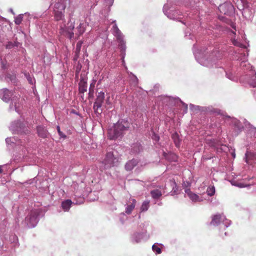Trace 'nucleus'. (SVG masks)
<instances>
[{"instance_id": "nucleus-29", "label": "nucleus", "mask_w": 256, "mask_h": 256, "mask_svg": "<svg viewBox=\"0 0 256 256\" xmlns=\"http://www.w3.org/2000/svg\"><path fill=\"white\" fill-rule=\"evenodd\" d=\"M56 129H57V130H58L59 136L63 138H66V136L65 134H64L62 132L60 131V126H58L56 127Z\"/></svg>"}, {"instance_id": "nucleus-3", "label": "nucleus", "mask_w": 256, "mask_h": 256, "mask_svg": "<svg viewBox=\"0 0 256 256\" xmlns=\"http://www.w3.org/2000/svg\"><path fill=\"white\" fill-rule=\"evenodd\" d=\"M40 213V212L38 210H31L22 222L24 226L28 228L35 227L39 220Z\"/></svg>"}, {"instance_id": "nucleus-11", "label": "nucleus", "mask_w": 256, "mask_h": 256, "mask_svg": "<svg viewBox=\"0 0 256 256\" xmlns=\"http://www.w3.org/2000/svg\"><path fill=\"white\" fill-rule=\"evenodd\" d=\"M80 93L84 94L87 90V82L84 78H81L79 82Z\"/></svg>"}, {"instance_id": "nucleus-31", "label": "nucleus", "mask_w": 256, "mask_h": 256, "mask_svg": "<svg viewBox=\"0 0 256 256\" xmlns=\"http://www.w3.org/2000/svg\"><path fill=\"white\" fill-rule=\"evenodd\" d=\"M11 240H12V242L17 243L18 238V237L16 235L12 236L10 238Z\"/></svg>"}, {"instance_id": "nucleus-13", "label": "nucleus", "mask_w": 256, "mask_h": 256, "mask_svg": "<svg viewBox=\"0 0 256 256\" xmlns=\"http://www.w3.org/2000/svg\"><path fill=\"white\" fill-rule=\"evenodd\" d=\"M131 201L132 202H130V204H128L126 208L125 213L128 214L132 213L136 206V200L134 199H132Z\"/></svg>"}, {"instance_id": "nucleus-23", "label": "nucleus", "mask_w": 256, "mask_h": 256, "mask_svg": "<svg viewBox=\"0 0 256 256\" xmlns=\"http://www.w3.org/2000/svg\"><path fill=\"white\" fill-rule=\"evenodd\" d=\"M149 208V202L144 201L142 204V205L140 208V210L142 212L146 211L148 210Z\"/></svg>"}, {"instance_id": "nucleus-21", "label": "nucleus", "mask_w": 256, "mask_h": 256, "mask_svg": "<svg viewBox=\"0 0 256 256\" xmlns=\"http://www.w3.org/2000/svg\"><path fill=\"white\" fill-rule=\"evenodd\" d=\"M230 182L232 186H234L240 188H244L248 186L243 183L239 182L234 180H230Z\"/></svg>"}, {"instance_id": "nucleus-6", "label": "nucleus", "mask_w": 256, "mask_h": 256, "mask_svg": "<svg viewBox=\"0 0 256 256\" xmlns=\"http://www.w3.org/2000/svg\"><path fill=\"white\" fill-rule=\"evenodd\" d=\"M104 93L102 92H98L96 101L94 104V109L96 112H102V110L100 109V108L104 102Z\"/></svg>"}, {"instance_id": "nucleus-19", "label": "nucleus", "mask_w": 256, "mask_h": 256, "mask_svg": "<svg viewBox=\"0 0 256 256\" xmlns=\"http://www.w3.org/2000/svg\"><path fill=\"white\" fill-rule=\"evenodd\" d=\"M66 6L63 3L60 2H56L54 5V11H55V10H58L60 11L64 10Z\"/></svg>"}, {"instance_id": "nucleus-39", "label": "nucleus", "mask_w": 256, "mask_h": 256, "mask_svg": "<svg viewBox=\"0 0 256 256\" xmlns=\"http://www.w3.org/2000/svg\"><path fill=\"white\" fill-rule=\"evenodd\" d=\"M224 234H225L226 236V235H227L226 232H225V233H224Z\"/></svg>"}, {"instance_id": "nucleus-30", "label": "nucleus", "mask_w": 256, "mask_h": 256, "mask_svg": "<svg viewBox=\"0 0 256 256\" xmlns=\"http://www.w3.org/2000/svg\"><path fill=\"white\" fill-rule=\"evenodd\" d=\"M14 46V44L11 42H8L6 46V48L10 49Z\"/></svg>"}, {"instance_id": "nucleus-33", "label": "nucleus", "mask_w": 256, "mask_h": 256, "mask_svg": "<svg viewBox=\"0 0 256 256\" xmlns=\"http://www.w3.org/2000/svg\"><path fill=\"white\" fill-rule=\"evenodd\" d=\"M80 44H79L78 43L77 45H76V50L78 51H80Z\"/></svg>"}, {"instance_id": "nucleus-7", "label": "nucleus", "mask_w": 256, "mask_h": 256, "mask_svg": "<svg viewBox=\"0 0 256 256\" xmlns=\"http://www.w3.org/2000/svg\"><path fill=\"white\" fill-rule=\"evenodd\" d=\"M13 95V92L7 88H3L0 90V97L6 102H8Z\"/></svg>"}, {"instance_id": "nucleus-15", "label": "nucleus", "mask_w": 256, "mask_h": 256, "mask_svg": "<svg viewBox=\"0 0 256 256\" xmlns=\"http://www.w3.org/2000/svg\"><path fill=\"white\" fill-rule=\"evenodd\" d=\"M54 19L56 20L59 21L60 20H64V15L62 11L55 10V11H54Z\"/></svg>"}, {"instance_id": "nucleus-9", "label": "nucleus", "mask_w": 256, "mask_h": 256, "mask_svg": "<svg viewBox=\"0 0 256 256\" xmlns=\"http://www.w3.org/2000/svg\"><path fill=\"white\" fill-rule=\"evenodd\" d=\"M144 234L142 232H135L131 236V241L133 243H138L142 239Z\"/></svg>"}, {"instance_id": "nucleus-1", "label": "nucleus", "mask_w": 256, "mask_h": 256, "mask_svg": "<svg viewBox=\"0 0 256 256\" xmlns=\"http://www.w3.org/2000/svg\"><path fill=\"white\" fill-rule=\"evenodd\" d=\"M76 22L77 24H78V26L76 27V29L74 30L75 34L78 36L82 35L84 32L85 28L83 26L82 22L79 20H75L74 24L72 22H68L67 24V26H60V29L59 30L60 33L62 35H64L68 38L71 39L74 36V32H72V30L74 29V24Z\"/></svg>"}, {"instance_id": "nucleus-18", "label": "nucleus", "mask_w": 256, "mask_h": 256, "mask_svg": "<svg viewBox=\"0 0 256 256\" xmlns=\"http://www.w3.org/2000/svg\"><path fill=\"white\" fill-rule=\"evenodd\" d=\"M150 194L152 197L154 199H158L162 195V192L158 189L152 190Z\"/></svg>"}, {"instance_id": "nucleus-37", "label": "nucleus", "mask_w": 256, "mask_h": 256, "mask_svg": "<svg viewBox=\"0 0 256 256\" xmlns=\"http://www.w3.org/2000/svg\"><path fill=\"white\" fill-rule=\"evenodd\" d=\"M106 103L107 104H109L108 98L106 100Z\"/></svg>"}, {"instance_id": "nucleus-26", "label": "nucleus", "mask_w": 256, "mask_h": 256, "mask_svg": "<svg viewBox=\"0 0 256 256\" xmlns=\"http://www.w3.org/2000/svg\"><path fill=\"white\" fill-rule=\"evenodd\" d=\"M94 85H95V82H94L90 84V86L89 88V92H88V94H89L90 96H92V97L94 96Z\"/></svg>"}, {"instance_id": "nucleus-25", "label": "nucleus", "mask_w": 256, "mask_h": 256, "mask_svg": "<svg viewBox=\"0 0 256 256\" xmlns=\"http://www.w3.org/2000/svg\"><path fill=\"white\" fill-rule=\"evenodd\" d=\"M232 6L231 4H224L220 6L219 8L221 12H223L224 14H226V12L224 10V8H232Z\"/></svg>"}, {"instance_id": "nucleus-35", "label": "nucleus", "mask_w": 256, "mask_h": 256, "mask_svg": "<svg viewBox=\"0 0 256 256\" xmlns=\"http://www.w3.org/2000/svg\"><path fill=\"white\" fill-rule=\"evenodd\" d=\"M248 154H249V152H247L246 153V159L248 158Z\"/></svg>"}, {"instance_id": "nucleus-32", "label": "nucleus", "mask_w": 256, "mask_h": 256, "mask_svg": "<svg viewBox=\"0 0 256 256\" xmlns=\"http://www.w3.org/2000/svg\"><path fill=\"white\" fill-rule=\"evenodd\" d=\"M80 202L76 201V204H82L84 202V198H80Z\"/></svg>"}, {"instance_id": "nucleus-20", "label": "nucleus", "mask_w": 256, "mask_h": 256, "mask_svg": "<svg viewBox=\"0 0 256 256\" xmlns=\"http://www.w3.org/2000/svg\"><path fill=\"white\" fill-rule=\"evenodd\" d=\"M172 138L175 144L176 147H179L180 146V140L179 138L178 134L177 133H174L172 134Z\"/></svg>"}, {"instance_id": "nucleus-14", "label": "nucleus", "mask_w": 256, "mask_h": 256, "mask_svg": "<svg viewBox=\"0 0 256 256\" xmlns=\"http://www.w3.org/2000/svg\"><path fill=\"white\" fill-rule=\"evenodd\" d=\"M37 132L38 136L42 138H47L48 135L47 130L42 126L37 127Z\"/></svg>"}, {"instance_id": "nucleus-8", "label": "nucleus", "mask_w": 256, "mask_h": 256, "mask_svg": "<svg viewBox=\"0 0 256 256\" xmlns=\"http://www.w3.org/2000/svg\"><path fill=\"white\" fill-rule=\"evenodd\" d=\"M185 192L188 198L194 202H201L202 200V198L198 194L193 193L189 188L186 189Z\"/></svg>"}, {"instance_id": "nucleus-12", "label": "nucleus", "mask_w": 256, "mask_h": 256, "mask_svg": "<svg viewBox=\"0 0 256 256\" xmlns=\"http://www.w3.org/2000/svg\"><path fill=\"white\" fill-rule=\"evenodd\" d=\"M11 128H12V130L15 131L18 134L22 133V132H24V130H23L24 129L23 124H22L21 122H18L16 124H14L11 126Z\"/></svg>"}, {"instance_id": "nucleus-5", "label": "nucleus", "mask_w": 256, "mask_h": 256, "mask_svg": "<svg viewBox=\"0 0 256 256\" xmlns=\"http://www.w3.org/2000/svg\"><path fill=\"white\" fill-rule=\"evenodd\" d=\"M222 223L224 226V229L229 226L231 224V221L228 220L224 214H216L212 217L210 224L217 226Z\"/></svg>"}, {"instance_id": "nucleus-2", "label": "nucleus", "mask_w": 256, "mask_h": 256, "mask_svg": "<svg viewBox=\"0 0 256 256\" xmlns=\"http://www.w3.org/2000/svg\"><path fill=\"white\" fill-rule=\"evenodd\" d=\"M130 123L124 120H118L112 128L108 130V137L110 140H115L122 135L124 131L128 130Z\"/></svg>"}, {"instance_id": "nucleus-27", "label": "nucleus", "mask_w": 256, "mask_h": 256, "mask_svg": "<svg viewBox=\"0 0 256 256\" xmlns=\"http://www.w3.org/2000/svg\"><path fill=\"white\" fill-rule=\"evenodd\" d=\"M116 158L114 156L113 152H108L106 154V159L105 160H114Z\"/></svg>"}, {"instance_id": "nucleus-28", "label": "nucleus", "mask_w": 256, "mask_h": 256, "mask_svg": "<svg viewBox=\"0 0 256 256\" xmlns=\"http://www.w3.org/2000/svg\"><path fill=\"white\" fill-rule=\"evenodd\" d=\"M22 15H19L15 18L14 22L16 24H20L22 20Z\"/></svg>"}, {"instance_id": "nucleus-38", "label": "nucleus", "mask_w": 256, "mask_h": 256, "mask_svg": "<svg viewBox=\"0 0 256 256\" xmlns=\"http://www.w3.org/2000/svg\"><path fill=\"white\" fill-rule=\"evenodd\" d=\"M249 161L248 160H246V162H247V164H249V162H248Z\"/></svg>"}, {"instance_id": "nucleus-17", "label": "nucleus", "mask_w": 256, "mask_h": 256, "mask_svg": "<svg viewBox=\"0 0 256 256\" xmlns=\"http://www.w3.org/2000/svg\"><path fill=\"white\" fill-rule=\"evenodd\" d=\"M138 164V161H128L125 164V168L127 170H131Z\"/></svg>"}, {"instance_id": "nucleus-16", "label": "nucleus", "mask_w": 256, "mask_h": 256, "mask_svg": "<svg viewBox=\"0 0 256 256\" xmlns=\"http://www.w3.org/2000/svg\"><path fill=\"white\" fill-rule=\"evenodd\" d=\"M72 202L70 200H66L62 203V207L64 211H68L70 208Z\"/></svg>"}, {"instance_id": "nucleus-24", "label": "nucleus", "mask_w": 256, "mask_h": 256, "mask_svg": "<svg viewBox=\"0 0 256 256\" xmlns=\"http://www.w3.org/2000/svg\"><path fill=\"white\" fill-rule=\"evenodd\" d=\"M158 243L153 244L152 246V250L156 254H160L162 252V250L160 248L158 247Z\"/></svg>"}, {"instance_id": "nucleus-4", "label": "nucleus", "mask_w": 256, "mask_h": 256, "mask_svg": "<svg viewBox=\"0 0 256 256\" xmlns=\"http://www.w3.org/2000/svg\"><path fill=\"white\" fill-rule=\"evenodd\" d=\"M112 34L116 37L117 40L118 41L119 44L118 46L120 48L121 50L122 54L123 55L125 54V51L126 49V46L125 44V42L124 40V36L121 32L120 30L118 28L117 25L114 24L112 28Z\"/></svg>"}, {"instance_id": "nucleus-36", "label": "nucleus", "mask_w": 256, "mask_h": 256, "mask_svg": "<svg viewBox=\"0 0 256 256\" xmlns=\"http://www.w3.org/2000/svg\"><path fill=\"white\" fill-rule=\"evenodd\" d=\"M2 166H0V174L2 172Z\"/></svg>"}, {"instance_id": "nucleus-22", "label": "nucleus", "mask_w": 256, "mask_h": 256, "mask_svg": "<svg viewBox=\"0 0 256 256\" xmlns=\"http://www.w3.org/2000/svg\"><path fill=\"white\" fill-rule=\"evenodd\" d=\"M216 192L215 188L214 186H209L206 190V193L209 196H212Z\"/></svg>"}, {"instance_id": "nucleus-34", "label": "nucleus", "mask_w": 256, "mask_h": 256, "mask_svg": "<svg viewBox=\"0 0 256 256\" xmlns=\"http://www.w3.org/2000/svg\"><path fill=\"white\" fill-rule=\"evenodd\" d=\"M252 87H254V88L256 87V80L253 83V84H252Z\"/></svg>"}, {"instance_id": "nucleus-10", "label": "nucleus", "mask_w": 256, "mask_h": 256, "mask_svg": "<svg viewBox=\"0 0 256 256\" xmlns=\"http://www.w3.org/2000/svg\"><path fill=\"white\" fill-rule=\"evenodd\" d=\"M169 184L170 187L172 188L170 192V195L174 196L178 194V187L175 180L174 179H170L169 180Z\"/></svg>"}]
</instances>
